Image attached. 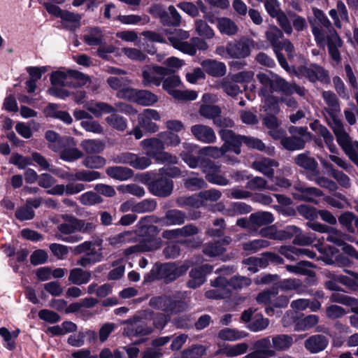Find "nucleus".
Returning <instances> with one entry per match:
<instances>
[{
	"label": "nucleus",
	"instance_id": "1",
	"mask_svg": "<svg viewBox=\"0 0 358 358\" xmlns=\"http://www.w3.org/2000/svg\"><path fill=\"white\" fill-rule=\"evenodd\" d=\"M182 147L184 150L180 152V156L190 169H200L205 175L206 180L211 184L221 186L229 184V180L221 173L220 164L210 159L194 157V152L196 150V146L194 144L184 143Z\"/></svg>",
	"mask_w": 358,
	"mask_h": 358
},
{
	"label": "nucleus",
	"instance_id": "2",
	"mask_svg": "<svg viewBox=\"0 0 358 358\" xmlns=\"http://www.w3.org/2000/svg\"><path fill=\"white\" fill-rule=\"evenodd\" d=\"M255 48L254 41L247 36H241L228 42L226 45L217 46L215 53L224 59H245L250 55Z\"/></svg>",
	"mask_w": 358,
	"mask_h": 358
},
{
	"label": "nucleus",
	"instance_id": "3",
	"mask_svg": "<svg viewBox=\"0 0 358 358\" xmlns=\"http://www.w3.org/2000/svg\"><path fill=\"white\" fill-rule=\"evenodd\" d=\"M153 311L144 310L137 313L128 320L122 322L123 324H128L123 329L122 334L128 337L148 336L153 331V328L147 324L148 320H152Z\"/></svg>",
	"mask_w": 358,
	"mask_h": 358
},
{
	"label": "nucleus",
	"instance_id": "4",
	"mask_svg": "<svg viewBox=\"0 0 358 358\" xmlns=\"http://www.w3.org/2000/svg\"><path fill=\"white\" fill-rule=\"evenodd\" d=\"M312 33L317 45L323 46L327 42L330 57L337 64L340 63L341 56L338 48L342 47L343 41L338 33L333 32V35L326 36L324 30L316 26L313 27Z\"/></svg>",
	"mask_w": 358,
	"mask_h": 358
},
{
	"label": "nucleus",
	"instance_id": "5",
	"mask_svg": "<svg viewBox=\"0 0 358 358\" xmlns=\"http://www.w3.org/2000/svg\"><path fill=\"white\" fill-rule=\"evenodd\" d=\"M89 80V76L75 70H69L66 72L55 71L50 76V82L52 86L78 87Z\"/></svg>",
	"mask_w": 358,
	"mask_h": 358
},
{
	"label": "nucleus",
	"instance_id": "6",
	"mask_svg": "<svg viewBox=\"0 0 358 358\" xmlns=\"http://www.w3.org/2000/svg\"><path fill=\"white\" fill-rule=\"evenodd\" d=\"M322 97L327 104V107L324 110L329 117V120H327L328 125L333 131L344 127L342 121L338 117V115L341 112V106L337 95L334 92L329 90L324 91L322 93Z\"/></svg>",
	"mask_w": 358,
	"mask_h": 358
},
{
	"label": "nucleus",
	"instance_id": "7",
	"mask_svg": "<svg viewBox=\"0 0 358 358\" xmlns=\"http://www.w3.org/2000/svg\"><path fill=\"white\" fill-rule=\"evenodd\" d=\"M295 75L299 78H306L311 83L320 82L329 85L331 82L329 71L315 63L299 66L295 71Z\"/></svg>",
	"mask_w": 358,
	"mask_h": 358
},
{
	"label": "nucleus",
	"instance_id": "8",
	"mask_svg": "<svg viewBox=\"0 0 358 358\" xmlns=\"http://www.w3.org/2000/svg\"><path fill=\"white\" fill-rule=\"evenodd\" d=\"M289 132L291 136L282 139V145L289 151L303 149L306 141L310 138L306 127L292 126L289 128Z\"/></svg>",
	"mask_w": 358,
	"mask_h": 358
},
{
	"label": "nucleus",
	"instance_id": "9",
	"mask_svg": "<svg viewBox=\"0 0 358 358\" xmlns=\"http://www.w3.org/2000/svg\"><path fill=\"white\" fill-rule=\"evenodd\" d=\"M162 88L173 98L179 100H194L196 98V93L194 91L177 90L182 83L178 76L171 75L167 78H162Z\"/></svg>",
	"mask_w": 358,
	"mask_h": 358
},
{
	"label": "nucleus",
	"instance_id": "10",
	"mask_svg": "<svg viewBox=\"0 0 358 358\" xmlns=\"http://www.w3.org/2000/svg\"><path fill=\"white\" fill-rule=\"evenodd\" d=\"M334 134L345 154L358 166V141H352L344 127L334 131Z\"/></svg>",
	"mask_w": 358,
	"mask_h": 358
},
{
	"label": "nucleus",
	"instance_id": "11",
	"mask_svg": "<svg viewBox=\"0 0 358 358\" xmlns=\"http://www.w3.org/2000/svg\"><path fill=\"white\" fill-rule=\"evenodd\" d=\"M171 70L164 66L152 65L145 66L142 70V84L144 87L151 85L159 86L162 82V77L169 76Z\"/></svg>",
	"mask_w": 358,
	"mask_h": 358
},
{
	"label": "nucleus",
	"instance_id": "12",
	"mask_svg": "<svg viewBox=\"0 0 358 358\" xmlns=\"http://www.w3.org/2000/svg\"><path fill=\"white\" fill-rule=\"evenodd\" d=\"M293 197L299 201L317 204V199L324 196L322 189L315 187H308L301 182L296 183L293 187Z\"/></svg>",
	"mask_w": 358,
	"mask_h": 358
},
{
	"label": "nucleus",
	"instance_id": "13",
	"mask_svg": "<svg viewBox=\"0 0 358 358\" xmlns=\"http://www.w3.org/2000/svg\"><path fill=\"white\" fill-rule=\"evenodd\" d=\"M150 13L157 15L163 25L178 27L181 23L182 17L173 6H169L166 10L156 5L150 8Z\"/></svg>",
	"mask_w": 358,
	"mask_h": 358
},
{
	"label": "nucleus",
	"instance_id": "14",
	"mask_svg": "<svg viewBox=\"0 0 358 358\" xmlns=\"http://www.w3.org/2000/svg\"><path fill=\"white\" fill-rule=\"evenodd\" d=\"M264 6L271 17L276 18L277 22L281 29L287 35L292 34V27L288 20L286 13L279 9L277 0H266Z\"/></svg>",
	"mask_w": 358,
	"mask_h": 358
},
{
	"label": "nucleus",
	"instance_id": "15",
	"mask_svg": "<svg viewBox=\"0 0 358 358\" xmlns=\"http://www.w3.org/2000/svg\"><path fill=\"white\" fill-rule=\"evenodd\" d=\"M112 161L116 164H129L138 170H143L151 164V160L147 157H139L136 154L125 152L115 155Z\"/></svg>",
	"mask_w": 358,
	"mask_h": 358
},
{
	"label": "nucleus",
	"instance_id": "16",
	"mask_svg": "<svg viewBox=\"0 0 358 358\" xmlns=\"http://www.w3.org/2000/svg\"><path fill=\"white\" fill-rule=\"evenodd\" d=\"M189 37L188 31L182 29H176L174 32L169 34L168 40L176 49L190 55H195L193 46L190 45V43L184 41Z\"/></svg>",
	"mask_w": 358,
	"mask_h": 358
},
{
	"label": "nucleus",
	"instance_id": "17",
	"mask_svg": "<svg viewBox=\"0 0 358 358\" xmlns=\"http://www.w3.org/2000/svg\"><path fill=\"white\" fill-rule=\"evenodd\" d=\"M298 231L294 225L286 227L284 229L278 230L274 225L262 228L259 231L262 237L277 241H285L294 237V234Z\"/></svg>",
	"mask_w": 358,
	"mask_h": 358
},
{
	"label": "nucleus",
	"instance_id": "18",
	"mask_svg": "<svg viewBox=\"0 0 358 358\" xmlns=\"http://www.w3.org/2000/svg\"><path fill=\"white\" fill-rule=\"evenodd\" d=\"M228 279L219 276L211 280V285L215 288L206 292L205 296L208 299H221L228 298L231 295V289L227 287Z\"/></svg>",
	"mask_w": 358,
	"mask_h": 358
},
{
	"label": "nucleus",
	"instance_id": "19",
	"mask_svg": "<svg viewBox=\"0 0 358 358\" xmlns=\"http://www.w3.org/2000/svg\"><path fill=\"white\" fill-rule=\"evenodd\" d=\"M173 189V180L164 177H161L148 183V189L150 193L159 197L164 198L170 196Z\"/></svg>",
	"mask_w": 358,
	"mask_h": 358
},
{
	"label": "nucleus",
	"instance_id": "20",
	"mask_svg": "<svg viewBox=\"0 0 358 358\" xmlns=\"http://www.w3.org/2000/svg\"><path fill=\"white\" fill-rule=\"evenodd\" d=\"M159 113L154 109H145L138 115V125L150 133H155L159 130V126L152 120H159Z\"/></svg>",
	"mask_w": 358,
	"mask_h": 358
},
{
	"label": "nucleus",
	"instance_id": "21",
	"mask_svg": "<svg viewBox=\"0 0 358 358\" xmlns=\"http://www.w3.org/2000/svg\"><path fill=\"white\" fill-rule=\"evenodd\" d=\"M186 214L183 211L178 209H171L166 212L165 215L162 217L155 216L150 217L154 223H160L162 225H181L185 223L186 220Z\"/></svg>",
	"mask_w": 358,
	"mask_h": 358
},
{
	"label": "nucleus",
	"instance_id": "22",
	"mask_svg": "<svg viewBox=\"0 0 358 358\" xmlns=\"http://www.w3.org/2000/svg\"><path fill=\"white\" fill-rule=\"evenodd\" d=\"M166 313L171 315L180 314L189 308V303L186 299L185 293L176 292L169 295Z\"/></svg>",
	"mask_w": 358,
	"mask_h": 358
},
{
	"label": "nucleus",
	"instance_id": "23",
	"mask_svg": "<svg viewBox=\"0 0 358 358\" xmlns=\"http://www.w3.org/2000/svg\"><path fill=\"white\" fill-rule=\"evenodd\" d=\"M294 162L298 166L306 171V177L307 179L314 173H317L319 169L317 162L310 156L308 151L297 155L294 159Z\"/></svg>",
	"mask_w": 358,
	"mask_h": 358
},
{
	"label": "nucleus",
	"instance_id": "24",
	"mask_svg": "<svg viewBox=\"0 0 358 358\" xmlns=\"http://www.w3.org/2000/svg\"><path fill=\"white\" fill-rule=\"evenodd\" d=\"M219 134L222 140L229 145L231 151L236 155L241 152V146L243 143L245 144L246 136L236 134L229 129H222L219 131Z\"/></svg>",
	"mask_w": 358,
	"mask_h": 358
},
{
	"label": "nucleus",
	"instance_id": "25",
	"mask_svg": "<svg viewBox=\"0 0 358 358\" xmlns=\"http://www.w3.org/2000/svg\"><path fill=\"white\" fill-rule=\"evenodd\" d=\"M187 271V267L182 266H178L175 264H164L159 268V274L166 283L174 281L178 278L183 275Z\"/></svg>",
	"mask_w": 358,
	"mask_h": 358
},
{
	"label": "nucleus",
	"instance_id": "26",
	"mask_svg": "<svg viewBox=\"0 0 358 358\" xmlns=\"http://www.w3.org/2000/svg\"><path fill=\"white\" fill-rule=\"evenodd\" d=\"M329 344V339L321 334H315L304 341L305 348L311 354H317L324 350Z\"/></svg>",
	"mask_w": 358,
	"mask_h": 358
},
{
	"label": "nucleus",
	"instance_id": "27",
	"mask_svg": "<svg viewBox=\"0 0 358 358\" xmlns=\"http://www.w3.org/2000/svg\"><path fill=\"white\" fill-rule=\"evenodd\" d=\"M192 135L199 141L204 143H213L216 140L213 129L204 124H199L191 127Z\"/></svg>",
	"mask_w": 358,
	"mask_h": 358
},
{
	"label": "nucleus",
	"instance_id": "28",
	"mask_svg": "<svg viewBox=\"0 0 358 358\" xmlns=\"http://www.w3.org/2000/svg\"><path fill=\"white\" fill-rule=\"evenodd\" d=\"M310 127L323 138L324 143L331 153L337 152L338 149L334 142V136L325 126L322 125L318 120H315L310 124Z\"/></svg>",
	"mask_w": 358,
	"mask_h": 358
},
{
	"label": "nucleus",
	"instance_id": "29",
	"mask_svg": "<svg viewBox=\"0 0 358 358\" xmlns=\"http://www.w3.org/2000/svg\"><path fill=\"white\" fill-rule=\"evenodd\" d=\"M141 145L145 152V155L155 159L159 154L164 150V143L160 138H150L141 142Z\"/></svg>",
	"mask_w": 358,
	"mask_h": 358
},
{
	"label": "nucleus",
	"instance_id": "30",
	"mask_svg": "<svg viewBox=\"0 0 358 358\" xmlns=\"http://www.w3.org/2000/svg\"><path fill=\"white\" fill-rule=\"evenodd\" d=\"M61 218L64 222L59 224L57 227L58 230L57 234L55 235H71L78 231L77 228V217L69 214H63L61 215Z\"/></svg>",
	"mask_w": 358,
	"mask_h": 358
},
{
	"label": "nucleus",
	"instance_id": "31",
	"mask_svg": "<svg viewBox=\"0 0 358 358\" xmlns=\"http://www.w3.org/2000/svg\"><path fill=\"white\" fill-rule=\"evenodd\" d=\"M278 166V162L270 158H262L253 162L252 167L269 178L274 177L273 167Z\"/></svg>",
	"mask_w": 358,
	"mask_h": 358
},
{
	"label": "nucleus",
	"instance_id": "32",
	"mask_svg": "<svg viewBox=\"0 0 358 358\" xmlns=\"http://www.w3.org/2000/svg\"><path fill=\"white\" fill-rule=\"evenodd\" d=\"M205 71L213 77L223 76L227 71L226 66L223 62L213 59H206L201 62Z\"/></svg>",
	"mask_w": 358,
	"mask_h": 358
},
{
	"label": "nucleus",
	"instance_id": "33",
	"mask_svg": "<svg viewBox=\"0 0 358 358\" xmlns=\"http://www.w3.org/2000/svg\"><path fill=\"white\" fill-rule=\"evenodd\" d=\"M81 19L82 15L66 10L62 17H61L62 25L63 28L71 31H74L77 29L80 28L81 25Z\"/></svg>",
	"mask_w": 358,
	"mask_h": 358
},
{
	"label": "nucleus",
	"instance_id": "34",
	"mask_svg": "<svg viewBox=\"0 0 358 358\" xmlns=\"http://www.w3.org/2000/svg\"><path fill=\"white\" fill-rule=\"evenodd\" d=\"M138 241L136 234L134 231H126L110 236L106 239L108 244L113 247L119 246L123 243L137 242Z\"/></svg>",
	"mask_w": 358,
	"mask_h": 358
},
{
	"label": "nucleus",
	"instance_id": "35",
	"mask_svg": "<svg viewBox=\"0 0 358 358\" xmlns=\"http://www.w3.org/2000/svg\"><path fill=\"white\" fill-rule=\"evenodd\" d=\"M272 336H266L256 341L254 343V352L272 357L276 355L275 350L272 347Z\"/></svg>",
	"mask_w": 358,
	"mask_h": 358
},
{
	"label": "nucleus",
	"instance_id": "36",
	"mask_svg": "<svg viewBox=\"0 0 358 358\" xmlns=\"http://www.w3.org/2000/svg\"><path fill=\"white\" fill-rule=\"evenodd\" d=\"M272 347L275 352L288 350L294 343L293 337L288 334H277L271 338Z\"/></svg>",
	"mask_w": 358,
	"mask_h": 358
},
{
	"label": "nucleus",
	"instance_id": "37",
	"mask_svg": "<svg viewBox=\"0 0 358 358\" xmlns=\"http://www.w3.org/2000/svg\"><path fill=\"white\" fill-rule=\"evenodd\" d=\"M274 221L273 215L267 211H258L250 214V222L253 229L271 224Z\"/></svg>",
	"mask_w": 358,
	"mask_h": 358
},
{
	"label": "nucleus",
	"instance_id": "38",
	"mask_svg": "<svg viewBox=\"0 0 358 358\" xmlns=\"http://www.w3.org/2000/svg\"><path fill=\"white\" fill-rule=\"evenodd\" d=\"M284 31L280 28L273 25L270 26L268 29L265 31V37L266 41L270 43L273 51L279 47L280 43L284 38Z\"/></svg>",
	"mask_w": 358,
	"mask_h": 358
},
{
	"label": "nucleus",
	"instance_id": "39",
	"mask_svg": "<svg viewBox=\"0 0 358 358\" xmlns=\"http://www.w3.org/2000/svg\"><path fill=\"white\" fill-rule=\"evenodd\" d=\"M90 271L83 270L80 268H74L69 272V281L76 285L87 284L91 279Z\"/></svg>",
	"mask_w": 358,
	"mask_h": 358
},
{
	"label": "nucleus",
	"instance_id": "40",
	"mask_svg": "<svg viewBox=\"0 0 358 358\" xmlns=\"http://www.w3.org/2000/svg\"><path fill=\"white\" fill-rule=\"evenodd\" d=\"M312 11L314 17L318 20L320 24V26L318 27H321L324 30L326 36H331L333 35V32L337 33L327 16L322 10L317 8H313ZM314 25H312V27ZM315 26L317 27V25Z\"/></svg>",
	"mask_w": 358,
	"mask_h": 358
},
{
	"label": "nucleus",
	"instance_id": "41",
	"mask_svg": "<svg viewBox=\"0 0 358 358\" xmlns=\"http://www.w3.org/2000/svg\"><path fill=\"white\" fill-rule=\"evenodd\" d=\"M248 348V345L246 343H240L234 345H226L217 350L215 355L222 354L229 357H237L246 353Z\"/></svg>",
	"mask_w": 358,
	"mask_h": 358
},
{
	"label": "nucleus",
	"instance_id": "42",
	"mask_svg": "<svg viewBox=\"0 0 358 358\" xmlns=\"http://www.w3.org/2000/svg\"><path fill=\"white\" fill-rule=\"evenodd\" d=\"M308 180L315 182V184L322 188L328 189L329 192H335L338 188L336 182L326 176L320 175V169L317 170V173H314Z\"/></svg>",
	"mask_w": 358,
	"mask_h": 358
},
{
	"label": "nucleus",
	"instance_id": "43",
	"mask_svg": "<svg viewBox=\"0 0 358 358\" xmlns=\"http://www.w3.org/2000/svg\"><path fill=\"white\" fill-rule=\"evenodd\" d=\"M217 27L220 32L227 36H234L238 32L236 24L229 18H217Z\"/></svg>",
	"mask_w": 358,
	"mask_h": 358
},
{
	"label": "nucleus",
	"instance_id": "44",
	"mask_svg": "<svg viewBox=\"0 0 358 358\" xmlns=\"http://www.w3.org/2000/svg\"><path fill=\"white\" fill-rule=\"evenodd\" d=\"M106 172L108 176L116 180H125L131 178L133 171L124 166H111L106 169Z\"/></svg>",
	"mask_w": 358,
	"mask_h": 358
},
{
	"label": "nucleus",
	"instance_id": "45",
	"mask_svg": "<svg viewBox=\"0 0 358 358\" xmlns=\"http://www.w3.org/2000/svg\"><path fill=\"white\" fill-rule=\"evenodd\" d=\"M80 147L87 154H99L105 149V143L97 139H86L81 142Z\"/></svg>",
	"mask_w": 358,
	"mask_h": 358
},
{
	"label": "nucleus",
	"instance_id": "46",
	"mask_svg": "<svg viewBox=\"0 0 358 358\" xmlns=\"http://www.w3.org/2000/svg\"><path fill=\"white\" fill-rule=\"evenodd\" d=\"M245 187L252 191H263L265 189L275 191L276 189L273 185H269L264 178L259 176L250 178Z\"/></svg>",
	"mask_w": 358,
	"mask_h": 358
},
{
	"label": "nucleus",
	"instance_id": "47",
	"mask_svg": "<svg viewBox=\"0 0 358 358\" xmlns=\"http://www.w3.org/2000/svg\"><path fill=\"white\" fill-rule=\"evenodd\" d=\"M158 101L156 94L145 90H138L135 103L141 106H151Z\"/></svg>",
	"mask_w": 358,
	"mask_h": 358
},
{
	"label": "nucleus",
	"instance_id": "48",
	"mask_svg": "<svg viewBox=\"0 0 358 358\" xmlns=\"http://www.w3.org/2000/svg\"><path fill=\"white\" fill-rule=\"evenodd\" d=\"M270 245V242L264 239H255L242 243V249L249 254H253Z\"/></svg>",
	"mask_w": 358,
	"mask_h": 358
},
{
	"label": "nucleus",
	"instance_id": "49",
	"mask_svg": "<svg viewBox=\"0 0 358 358\" xmlns=\"http://www.w3.org/2000/svg\"><path fill=\"white\" fill-rule=\"evenodd\" d=\"M83 40L88 45H101L103 43L102 31L97 27L91 28L83 36Z\"/></svg>",
	"mask_w": 358,
	"mask_h": 358
},
{
	"label": "nucleus",
	"instance_id": "50",
	"mask_svg": "<svg viewBox=\"0 0 358 358\" xmlns=\"http://www.w3.org/2000/svg\"><path fill=\"white\" fill-rule=\"evenodd\" d=\"M202 252L205 255L214 257L223 254L225 248L220 241H213L206 243L203 246Z\"/></svg>",
	"mask_w": 358,
	"mask_h": 358
},
{
	"label": "nucleus",
	"instance_id": "51",
	"mask_svg": "<svg viewBox=\"0 0 358 358\" xmlns=\"http://www.w3.org/2000/svg\"><path fill=\"white\" fill-rule=\"evenodd\" d=\"M286 15L292 28L294 27L296 31H303L308 28L306 20L303 17L292 10L288 11Z\"/></svg>",
	"mask_w": 358,
	"mask_h": 358
},
{
	"label": "nucleus",
	"instance_id": "52",
	"mask_svg": "<svg viewBox=\"0 0 358 358\" xmlns=\"http://www.w3.org/2000/svg\"><path fill=\"white\" fill-rule=\"evenodd\" d=\"M87 109L96 117H100L102 113H112L116 111L112 106L104 102L92 103L88 105Z\"/></svg>",
	"mask_w": 358,
	"mask_h": 358
},
{
	"label": "nucleus",
	"instance_id": "53",
	"mask_svg": "<svg viewBox=\"0 0 358 358\" xmlns=\"http://www.w3.org/2000/svg\"><path fill=\"white\" fill-rule=\"evenodd\" d=\"M245 144L248 148L265 152L269 155H272L274 153V148L273 147H266L260 139L257 138L246 136V138H245Z\"/></svg>",
	"mask_w": 358,
	"mask_h": 358
},
{
	"label": "nucleus",
	"instance_id": "54",
	"mask_svg": "<svg viewBox=\"0 0 358 358\" xmlns=\"http://www.w3.org/2000/svg\"><path fill=\"white\" fill-rule=\"evenodd\" d=\"M271 89L275 92H280L286 95L291 92V83L277 74H273V80Z\"/></svg>",
	"mask_w": 358,
	"mask_h": 358
},
{
	"label": "nucleus",
	"instance_id": "55",
	"mask_svg": "<svg viewBox=\"0 0 358 358\" xmlns=\"http://www.w3.org/2000/svg\"><path fill=\"white\" fill-rule=\"evenodd\" d=\"M157 208V201L152 199H144L135 204L131 210L136 213H145L154 211Z\"/></svg>",
	"mask_w": 358,
	"mask_h": 358
},
{
	"label": "nucleus",
	"instance_id": "56",
	"mask_svg": "<svg viewBox=\"0 0 358 358\" xmlns=\"http://www.w3.org/2000/svg\"><path fill=\"white\" fill-rule=\"evenodd\" d=\"M269 324V320L264 318L260 313L255 314L252 321L248 324V328L252 331L265 329Z\"/></svg>",
	"mask_w": 358,
	"mask_h": 358
},
{
	"label": "nucleus",
	"instance_id": "57",
	"mask_svg": "<svg viewBox=\"0 0 358 358\" xmlns=\"http://www.w3.org/2000/svg\"><path fill=\"white\" fill-rule=\"evenodd\" d=\"M190 279L187 282V285L189 288L195 289L201 285L206 280L205 275L203 274L202 270L194 268L189 272Z\"/></svg>",
	"mask_w": 358,
	"mask_h": 358
},
{
	"label": "nucleus",
	"instance_id": "58",
	"mask_svg": "<svg viewBox=\"0 0 358 358\" xmlns=\"http://www.w3.org/2000/svg\"><path fill=\"white\" fill-rule=\"evenodd\" d=\"M319 322V317L316 315H309L299 320L295 324L297 331H305L315 327Z\"/></svg>",
	"mask_w": 358,
	"mask_h": 358
},
{
	"label": "nucleus",
	"instance_id": "59",
	"mask_svg": "<svg viewBox=\"0 0 358 358\" xmlns=\"http://www.w3.org/2000/svg\"><path fill=\"white\" fill-rule=\"evenodd\" d=\"M83 166L88 169H96L103 167L106 160L101 156L93 155L87 156L82 162Z\"/></svg>",
	"mask_w": 358,
	"mask_h": 358
},
{
	"label": "nucleus",
	"instance_id": "60",
	"mask_svg": "<svg viewBox=\"0 0 358 358\" xmlns=\"http://www.w3.org/2000/svg\"><path fill=\"white\" fill-rule=\"evenodd\" d=\"M358 219L352 212L346 211L338 217L339 223L343 226L349 232H354L353 222L356 227V220Z\"/></svg>",
	"mask_w": 358,
	"mask_h": 358
},
{
	"label": "nucleus",
	"instance_id": "61",
	"mask_svg": "<svg viewBox=\"0 0 358 358\" xmlns=\"http://www.w3.org/2000/svg\"><path fill=\"white\" fill-rule=\"evenodd\" d=\"M324 275L325 278L324 286L327 289L332 291H341V288L339 286L338 283L339 280V275L336 274L335 272L330 271H325L324 272Z\"/></svg>",
	"mask_w": 358,
	"mask_h": 358
},
{
	"label": "nucleus",
	"instance_id": "62",
	"mask_svg": "<svg viewBox=\"0 0 358 358\" xmlns=\"http://www.w3.org/2000/svg\"><path fill=\"white\" fill-rule=\"evenodd\" d=\"M184 186L186 189L194 192L206 189L208 187V184L203 178L189 177L185 180Z\"/></svg>",
	"mask_w": 358,
	"mask_h": 358
},
{
	"label": "nucleus",
	"instance_id": "63",
	"mask_svg": "<svg viewBox=\"0 0 358 358\" xmlns=\"http://www.w3.org/2000/svg\"><path fill=\"white\" fill-rule=\"evenodd\" d=\"M278 293L277 287H271L259 293L256 297V300L259 304L272 306L273 298H275Z\"/></svg>",
	"mask_w": 358,
	"mask_h": 358
},
{
	"label": "nucleus",
	"instance_id": "64",
	"mask_svg": "<svg viewBox=\"0 0 358 358\" xmlns=\"http://www.w3.org/2000/svg\"><path fill=\"white\" fill-rule=\"evenodd\" d=\"M169 295L162 294L160 296H152L149 300V306L157 310H160L164 313L167 311Z\"/></svg>",
	"mask_w": 358,
	"mask_h": 358
}]
</instances>
